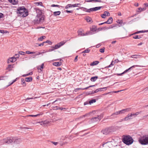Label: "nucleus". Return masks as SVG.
Returning <instances> with one entry per match:
<instances>
[{
	"mask_svg": "<svg viewBox=\"0 0 148 148\" xmlns=\"http://www.w3.org/2000/svg\"><path fill=\"white\" fill-rule=\"evenodd\" d=\"M37 15L33 22L35 24H39L43 23L44 21L45 16L42 13L41 10L39 9L36 10Z\"/></svg>",
	"mask_w": 148,
	"mask_h": 148,
	"instance_id": "f257e3e1",
	"label": "nucleus"
},
{
	"mask_svg": "<svg viewBox=\"0 0 148 148\" xmlns=\"http://www.w3.org/2000/svg\"><path fill=\"white\" fill-rule=\"evenodd\" d=\"M17 13L24 17L27 16L28 14L27 10L23 6L18 8L17 9Z\"/></svg>",
	"mask_w": 148,
	"mask_h": 148,
	"instance_id": "f03ea898",
	"label": "nucleus"
},
{
	"mask_svg": "<svg viewBox=\"0 0 148 148\" xmlns=\"http://www.w3.org/2000/svg\"><path fill=\"white\" fill-rule=\"evenodd\" d=\"M134 141L132 137L129 136H124L123 139V142L127 145H129L132 143Z\"/></svg>",
	"mask_w": 148,
	"mask_h": 148,
	"instance_id": "7ed1b4c3",
	"label": "nucleus"
},
{
	"mask_svg": "<svg viewBox=\"0 0 148 148\" xmlns=\"http://www.w3.org/2000/svg\"><path fill=\"white\" fill-rule=\"evenodd\" d=\"M139 143L142 145H147L148 144V137H143L139 140Z\"/></svg>",
	"mask_w": 148,
	"mask_h": 148,
	"instance_id": "20e7f679",
	"label": "nucleus"
},
{
	"mask_svg": "<svg viewBox=\"0 0 148 148\" xmlns=\"http://www.w3.org/2000/svg\"><path fill=\"white\" fill-rule=\"evenodd\" d=\"M131 109L130 108H127L125 109H124L121 110H119L118 111L116 112L113 113L112 114V116H113L115 115H118L122 114H124L125 112H128L130 111Z\"/></svg>",
	"mask_w": 148,
	"mask_h": 148,
	"instance_id": "39448f33",
	"label": "nucleus"
},
{
	"mask_svg": "<svg viewBox=\"0 0 148 148\" xmlns=\"http://www.w3.org/2000/svg\"><path fill=\"white\" fill-rule=\"evenodd\" d=\"M12 137H8L3 138V143L10 144L12 143Z\"/></svg>",
	"mask_w": 148,
	"mask_h": 148,
	"instance_id": "423d86ee",
	"label": "nucleus"
},
{
	"mask_svg": "<svg viewBox=\"0 0 148 148\" xmlns=\"http://www.w3.org/2000/svg\"><path fill=\"white\" fill-rule=\"evenodd\" d=\"M12 143L15 144H20L22 142L21 139L17 137H12Z\"/></svg>",
	"mask_w": 148,
	"mask_h": 148,
	"instance_id": "0eeeda50",
	"label": "nucleus"
},
{
	"mask_svg": "<svg viewBox=\"0 0 148 148\" xmlns=\"http://www.w3.org/2000/svg\"><path fill=\"white\" fill-rule=\"evenodd\" d=\"M65 43V42H64V41H62L58 43L57 44L55 45L54 46V49H56L59 48L61 46L64 45Z\"/></svg>",
	"mask_w": 148,
	"mask_h": 148,
	"instance_id": "6e6552de",
	"label": "nucleus"
},
{
	"mask_svg": "<svg viewBox=\"0 0 148 148\" xmlns=\"http://www.w3.org/2000/svg\"><path fill=\"white\" fill-rule=\"evenodd\" d=\"M101 7H96L93 8H91L90 9H88L86 12H90L91 11H95L97 10H99L101 9Z\"/></svg>",
	"mask_w": 148,
	"mask_h": 148,
	"instance_id": "1a4fd4ad",
	"label": "nucleus"
},
{
	"mask_svg": "<svg viewBox=\"0 0 148 148\" xmlns=\"http://www.w3.org/2000/svg\"><path fill=\"white\" fill-rule=\"evenodd\" d=\"M44 65V63H42L40 66H37V69L39 73H40L42 71Z\"/></svg>",
	"mask_w": 148,
	"mask_h": 148,
	"instance_id": "9d476101",
	"label": "nucleus"
},
{
	"mask_svg": "<svg viewBox=\"0 0 148 148\" xmlns=\"http://www.w3.org/2000/svg\"><path fill=\"white\" fill-rule=\"evenodd\" d=\"M16 60V58L15 57H12L9 58L8 60V62H13Z\"/></svg>",
	"mask_w": 148,
	"mask_h": 148,
	"instance_id": "9b49d317",
	"label": "nucleus"
},
{
	"mask_svg": "<svg viewBox=\"0 0 148 148\" xmlns=\"http://www.w3.org/2000/svg\"><path fill=\"white\" fill-rule=\"evenodd\" d=\"M111 132L110 129L109 128H107L102 131L103 134H107Z\"/></svg>",
	"mask_w": 148,
	"mask_h": 148,
	"instance_id": "f8f14e48",
	"label": "nucleus"
},
{
	"mask_svg": "<svg viewBox=\"0 0 148 148\" xmlns=\"http://www.w3.org/2000/svg\"><path fill=\"white\" fill-rule=\"evenodd\" d=\"M95 86V85L90 86H89L85 88H77L75 89L74 90L75 92H77L78 91V90H85V89H87L91 87H92L94 86Z\"/></svg>",
	"mask_w": 148,
	"mask_h": 148,
	"instance_id": "ddd939ff",
	"label": "nucleus"
},
{
	"mask_svg": "<svg viewBox=\"0 0 148 148\" xmlns=\"http://www.w3.org/2000/svg\"><path fill=\"white\" fill-rule=\"evenodd\" d=\"M100 120L99 117L98 116V117H94L91 119L92 122H94L96 121H99Z\"/></svg>",
	"mask_w": 148,
	"mask_h": 148,
	"instance_id": "4468645a",
	"label": "nucleus"
},
{
	"mask_svg": "<svg viewBox=\"0 0 148 148\" xmlns=\"http://www.w3.org/2000/svg\"><path fill=\"white\" fill-rule=\"evenodd\" d=\"M110 16V13L107 12L105 11L104 12V14L101 15V17L102 18H105L106 17L105 16Z\"/></svg>",
	"mask_w": 148,
	"mask_h": 148,
	"instance_id": "2eb2a0df",
	"label": "nucleus"
},
{
	"mask_svg": "<svg viewBox=\"0 0 148 148\" xmlns=\"http://www.w3.org/2000/svg\"><path fill=\"white\" fill-rule=\"evenodd\" d=\"M97 30L96 27L95 26H93L90 29V33L92 34L96 31Z\"/></svg>",
	"mask_w": 148,
	"mask_h": 148,
	"instance_id": "dca6fc26",
	"label": "nucleus"
},
{
	"mask_svg": "<svg viewBox=\"0 0 148 148\" xmlns=\"http://www.w3.org/2000/svg\"><path fill=\"white\" fill-rule=\"evenodd\" d=\"M9 2L12 4L16 5L18 3V0H8Z\"/></svg>",
	"mask_w": 148,
	"mask_h": 148,
	"instance_id": "f3484780",
	"label": "nucleus"
},
{
	"mask_svg": "<svg viewBox=\"0 0 148 148\" xmlns=\"http://www.w3.org/2000/svg\"><path fill=\"white\" fill-rule=\"evenodd\" d=\"M113 19L112 17H110L108 20V21L106 22H104V23H107L108 24H110L112 22Z\"/></svg>",
	"mask_w": 148,
	"mask_h": 148,
	"instance_id": "a211bd4d",
	"label": "nucleus"
},
{
	"mask_svg": "<svg viewBox=\"0 0 148 148\" xmlns=\"http://www.w3.org/2000/svg\"><path fill=\"white\" fill-rule=\"evenodd\" d=\"M131 117H132V116H131V114H129L125 117L124 118V120L125 121H127L128 119H131L132 118H131Z\"/></svg>",
	"mask_w": 148,
	"mask_h": 148,
	"instance_id": "6ab92c4d",
	"label": "nucleus"
},
{
	"mask_svg": "<svg viewBox=\"0 0 148 148\" xmlns=\"http://www.w3.org/2000/svg\"><path fill=\"white\" fill-rule=\"evenodd\" d=\"M99 63V62L98 61H95L93 62L92 63L90 64L91 66H92L94 65H96Z\"/></svg>",
	"mask_w": 148,
	"mask_h": 148,
	"instance_id": "aec40b11",
	"label": "nucleus"
},
{
	"mask_svg": "<svg viewBox=\"0 0 148 148\" xmlns=\"http://www.w3.org/2000/svg\"><path fill=\"white\" fill-rule=\"evenodd\" d=\"M61 64V63L60 62H55L53 63V65L56 66H60Z\"/></svg>",
	"mask_w": 148,
	"mask_h": 148,
	"instance_id": "412c9836",
	"label": "nucleus"
},
{
	"mask_svg": "<svg viewBox=\"0 0 148 148\" xmlns=\"http://www.w3.org/2000/svg\"><path fill=\"white\" fill-rule=\"evenodd\" d=\"M32 81V77H26L25 78V81L27 82H30Z\"/></svg>",
	"mask_w": 148,
	"mask_h": 148,
	"instance_id": "4be33fe9",
	"label": "nucleus"
},
{
	"mask_svg": "<svg viewBox=\"0 0 148 148\" xmlns=\"http://www.w3.org/2000/svg\"><path fill=\"white\" fill-rule=\"evenodd\" d=\"M78 35L80 36H85V34L84 33H83L82 31H79L78 32Z\"/></svg>",
	"mask_w": 148,
	"mask_h": 148,
	"instance_id": "5701e85b",
	"label": "nucleus"
},
{
	"mask_svg": "<svg viewBox=\"0 0 148 148\" xmlns=\"http://www.w3.org/2000/svg\"><path fill=\"white\" fill-rule=\"evenodd\" d=\"M139 113H140V112H136V113H131L130 114L131 116L132 117L134 116V117H135L137 115H138Z\"/></svg>",
	"mask_w": 148,
	"mask_h": 148,
	"instance_id": "b1692460",
	"label": "nucleus"
},
{
	"mask_svg": "<svg viewBox=\"0 0 148 148\" xmlns=\"http://www.w3.org/2000/svg\"><path fill=\"white\" fill-rule=\"evenodd\" d=\"M42 113H41L40 114H38L36 115H28L27 116H31V117H36L38 116H39L40 115H42Z\"/></svg>",
	"mask_w": 148,
	"mask_h": 148,
	"instance_id": "393cba45",
	"label": "nucleus"
},
{
	"mask_svg": "<svg viewBox=\"0 0 148 148\" xmlns=\"http://www.w3.org/2000/svg\"><path fill=\"white\" fill-rule=\"evenodd\" d=\"M97 78L98 77L97 76L92 77L90 79V80L92 82H95Z\"/></svg>",
	"mask_w": 148,
	"mask_h": 148,
	"instance_id": "a878e982",
	"label": "nucleus"
},
{
	"mask_svg": "<svg viewBox=\"0 0 148 148\" xmlns=\"http://www.w3.org/2000/svg\"><path fill=\"white\" fill-rule=\"evenodd\" d=\"M61 13V12L60 11H58L57 12H53V15L55 16H57L59 15Z\"/></svg>",
	"mask_w": 148,
	"mask_h": 148,
	"instance_id": "bb28decb",
	"label": "nucleus"
},
{
	"mask_svg": "<svg viewBox=\"0 0 148 148\" xmlns=\"http://www.w3.org/2000/svg\"><path fill=\"white\" fill-rule=\"evenodd\" d=\"M85 19L88 22H92L91 18L89 17H86Z\"/></svg>",
	"mask_w": 148,
	"mask_h": 148,
	"instance_id": "cd10ccee",
	"label": "nucleus"
},
{
	"mask_svg": "<svg viewBox=\"0 0 148 148\" xmlns=\"http://www.w3.org/2000/svg\"><path fill=\"white\" fill-rule=\"evenodd\" d=\"M131 69V68H129V69H126V70H125L124 71L123 73H120V74H117V75H121L123 74H124L125 73L127 72V71H128L129 70Z\"/></svg>",
	"mask_w": 148,
	"mask_h": 148,
	"instance_id": "c85d7f7f",
	"label": "nucleus"
},
{
	"mask_svg": "<svg viewBox=\"0 0 148 148\" xmlns=\"http://www.w3.org/2000/svg\"><path fill=\"white\" fill-rule=\"evenodd\" d=\"M131 69V68H129V69H126V70H125L124 71L123 73H120V74H117V75H121L123 74H124L125 73L127 72V71H128L129 70Z\"/></svg>",
	"mask_w": 148,
	"mask_h": 148,
	"instance_id": "c756f323",
	"label": "nucleus"
},
{
	"mask_svg": "<svg viewBox=\"0 0 148 148\" xmlns=\"http://www.w3.org/2000/svg\"><path fill=\"white\" fill-rule=\"evenodd\" d=\"M21 81L22 82V85H23V86H25L26 85V84L24 79L23 78L21 79Z\"/></svg>",
	"mask_w": 148,
	"mask_h": 148,
	"instance_id": "7c9ffc66",
	"label": "nucleus"
},
{
	"mask_svg": "<svg viewBox=\"0 0 148 148\" xmlns=\"http://www.w3.org/2000/svg\"><path fill=\"white\" fill-rule=\"evenodd\" d=\"M13 68V65H10L8 66V67L7 68V69L9 71H10L12 70V68Z\"/></svg>",
	"mask_w": 148,
	"mask_h": 148,
	"instance_id": "2f4dec72",
	"label": "nucleus"
},
{
	"mask_svg": "<svg viewBox=\"0 0 148 148\" xmlns=\"http://www.w3.org/2000/svg\"><path fill=\"white\" fill-rule=\"evenodd\" d=\"M34 3L36 5L38 6L40 5V6H42V2H38Z\"/></svg>",
	"mask_w": 148,
	"mask_h": 148,
	"instance_id": "473e14b6",
	"label": "nucleus"
},
{
	"mask_svg": "<svg viewBox=\"0 0 148 148\" xmlns=\"http://www.w3.org/2000/svg\"><path fill=\"white\" fill-rule=\"evenodd\" d=\"M36 52L35 51H27L26 53L27 54H34L36 53Z\"/></svg>",
	"mask_w": 148,
	"mask_h": 148,
	"instance_id": "72a5a7b5",
	"label": "nucleus"
},
{
	"mask_svg": "<svg viewBox=\"0 0 148 148\" xmlns=\"http://www.w3.org/2000/svg\"><path fill=\"white\" fill-rule=\"evenodd\" d=\"M80 4L79 3H77V4H71V7H77L79 6V5H80Z\"/></svg>",
	"mask_w": 148,
	"mask_h": 148,
	"instance_id": "f704fd0d",
	"label": "nucleus"
},
{
	"mask_svg": "<svg viewBox=\"0 0 148 148\" xmlns=\"http://www.w3.org/2000/svg\"><path fill=\"white\" fill-rule=\"evenodd\" d=\"M91 113H92L91 112H90L87 113L86 114L82 116V117H86L88 116Z\"/></svg>",
	"mask_w": 148,
	"mask_h": 148,
	"instance_id": "c9c22d12",
	"label": "nucleus"
},
{
	"mask_svg": "<svg viewBox=\"0 0 148 148\" xmlns=\"http://www.w3.org/2000/svg\"><path fill=\"white\" fill-rule=\"evenodd\" d=\"M32 72H31V73H30L27 74H24L22 75V76L23 77H26V76H29V75H32Z\"/></svg>",
	"mask_w": 148,
	"mask_h": 148,
	"instance_id": "e433bc0d",
	"label": "nucleus"
},
{
	"mask_svg": "<svg viewBox=\"0 0 148 148\" xmlns=\"http://www.w3.org/2000/svg\"><path fill=\"white\" fill-rule=\"evenodd\" d=\"M45 38V36H42L41 37H40L38 39V40L40 41H42V39H44Z\"/></svg>",
	"mask_w": 148,
	"mask_h": 148,
	"instance_id": "4c0bfd02",
	"label": "nucleus"
},
{
	"mask_svg": "<svg viewBox=\"0 0 148 148\" xmlns=\"http://www.w3.org/2000/svg\"><path fill=\"white\" fill-rule=\"evenodd\" d=\"M95 102L96 100L95 99H92L89 101V103L90 104H91L92 103Z\"/></svg>",
	"mask_w": 148,
	"mask_h": 148,
	"instance_id": "58836bf2",
	"label": "nucleus"
},
{
	"mask_svg": "<svg viewBox=\"0 0 148 148\" xmlns=\"http://www.w3.org/2000/svg\"><path fill=\"white\" fill-rule=\"evenodd\" d=\"M148 32V30H147V31H138V32H137L136 33H134V34H138V33H141V32Z\"/></svg>",
	"mask_w": 148,
	"mask_h": 148,
	"instance_id": "ea45409f",
	"label": "nucleus"
},
{
	"mask_svg": "<svg viewBox=\"0 0 148 148\" xmlns=\"http://www.w3.org/2000/svg\"><path fill=\"white\" fill-rule=\"evenodd\" d=\"M140 55H133L132 56V58H138V57Z\"/></svg>",
	"mask_w": 148,
	"mask_h": 148,
	"instance_id": "a19ab883",
	"label": "nucleus"
},
{
	"mask_svg": "<svg viewBox=\"0 0 148 148\" xmlns=\"http://www.w3.org/2000/svg\"><path fill=\"white\" fill-rule=\"evenodd\" d=\"M51 49H49L48 51V52H50L54 51L55 50V49H54V46H53L51 47Z\"/></svg>",
	"mask_w": 148,
	"mask_h": 148,
	"instance_id": "79ce46f5",
	"label": "nucleus"
},
{
	"mask_svg": "<svg viewBox=\"0 0 148 148\" xmlns=\"http://www.w3.org/2000/svg\"><path fill=\"white\" fill-rule=\"evenodd\" d=\"M133 38L135 39H139L140 38V36L138 35H135L133 37Z\"/></svg>",
	"mask_w": 148,
	"mask_h": 148,
	"instance_id": "37998d69",
	"label": "nucleus"
},
{
	"mask_svg": "<svg viewBox=\"0 0 148 148\" xmlns=\"http://www.w3.org/2000/svg\"><path fill=\"white\" fill-rule=\"evenodd\" d=\"M71 6V4H68L66 6L65 8L68 9L69 8L72 7Z\"/></svg>",
	"mask_w": 148,
	"mask_h": 148,
	"instance_id": "c03bdc74",
	"label": "nucleus"
},
{
	"mask_svg": "<svg viewBox=\"0 0 148 148\" xmlns=\"http://www.w3.org/2000/svg\"><path fill=\"white\" fill-rule=\"evenodd\" d=\"M45 42V43H48L49 44V45H51L52 43L51 42L50 40H47Z\"/></svg>",
	"mask_w": 148,
	"mask_h": 148,
	"instance_id": "a18cd8bd",
	"label": "nucleus"
},
{
	"mask_svg": "<svg viewBox=\"0 0 148 148\" xmlns=\"http://www.w3.org/2000/svg\"><path fill=\"white\" fill-rule=\"evenodd\" d=\"M18 79V78H16V79H15L13 80V81H12V83H11L8 86H10L12 84L14 83L16 81L17 79Z\"/></svg>",
	"mask_w": 148,
	"mask_h": 148,
	"instance_id": "49530a36",
	"label": "nucleus"
},
{
	"mask_svg": "<svg viewBox=\"0 0 148 148\" xmlns=\"http://www.w3.org/2000/svg\"><path fill=\"white\" fill-rule=\"evenodd\" d=\"M90 50L88 49H87L86 50H85L83 52H82V53H89L90 51Z\"/></svg>",
	"mask_w": 148,
	"mask_h": 148,
	"instance_id": "de8ad7c7",
	"label": "nucleus"
},
{
	"mask_svg": "<svg viewBox=\"0 0 148 148\" xmlns=\"http://www.w3.org/2000/svg\"><path fill=\"white\" fill-rule=\"evenodd\" d=\"M40 123V124L41 125H44V121H41V122H38L36 123Z\"/></svg>",
	"mask_w": 148,
	"mask_h": 148,
	"instance_id": "09e8293b",
	"label": "nucleus"
},
{
	"mask_svg": "<svg viewBox=\"0 0 148 148\" xmlns=\"http://www.w3.org/2000/svg\"><path fill=\"white\" fill-rule=\"evenodd\" d=\"M44 121V125H46L47 124H48L49 123V122L47 120H45V121Z\"/></svg>",
	"mask_w": 148,
	"mask_h": 148,
	"instance_id": "8fccbe9b",
	"label": "nucleus"
},
{
	"mask_svg": "<svg viewBox=\"0 0 148 148\" xmlns=\"http://www.w3.org/2000/svg\"><path fill=\"white\" fill-rule=\"evenodd\" d=\"M8 32L7 31H5V32L3 30H1L0 29V33H7Z\"/></svg>",
	"mask_w": 148,
	"mask_h": 148,
	"instance_id": "3c124183",
	"label": "nucleus"
},
{
	"mask_svg": "<svg viewBox=\"0 0 148 148\" xmlns=\"http://www.w3.org/2000/svg\"><path fill=\"white\" fill-rule=\"evenodd\" d=\"M140 66H139V65H133V66H132L131 67H130V68H131V69L132 68H134L135 67H140Z\"/></svg>",
	"mask_w": 148,
	"mask_h": 148,
	"instance_id": "603ef678",
	"label": "nucleus"
},
{
	"mask_svg": "<svg viewBox=\"0 0 148 148\" xmlns=\"http://www.w3.org/2000/svg\"><path fill=\"white\" fill-rule=\"evenodd\" d=\"M100 52L101 53H103L104 51V49H101L100 50Z\"/></svg>",
	"mask_w": 148,
	"mask_h": 148,
	"instance_id": "864d4df0",
	"label": "nucleus"
},
{
	"mask_svg": "<svg viewBox=\"0 0 148 148\" xmlns=\"http://www.w3.org/2000/svg\"><path fill=\"white\" fill-rule=\"evenodd\" d=\"M93 1L95 2H101V0H93Z\"/></svg>",
	"mask_w": 148,
	"mask_h": 148,
	"instance_id": "5fc2aeb1",
	"label": "nucleus"
},
{
	"mask_svg": "<svg viewBox=\"0 0 148 148\" xmlns=\"http://www.w3.org/2000/svg\"><path fill=\"white\" fill-rule=\"evenodd\" d=\"M90 32H87L85 33H84L85 34V36L87 35L90 34Z\"/></svg>",
	"mask_w": 148,
	"mask_h": 148,
	"instance_id": "6e6d98bb",
	"label": "nucleus"
},
{
	"mask_svg": "<svg viewBox=\"0 0 148 148\" xmlns=\"http://www.w3.org/2000/svg\"><path fill=\"white\" fill-rule=\"evenodd\" d=\"M99 89H97L95 91H94V92H93V93H97V92H99Z\"/></svg>",
	"mask_w": 148,
	"mask_h": 148,
	"instance_id": "4d7b16f0",
	"label": "nucleus"
},
{
	"mask_svg": "<svg viewBox=\"0 0 148 148\" xmlns=\"http://www.w3.org/2000/svg\"><path fill=\"white\" fill-rule=\"evenodd\" d=\"M51 7H60V6L59 5H54V4H53L52 5H51Z\"/></svg>",
	"mask_w": 148,
	"mask_h": 148,
	"instance_id": "13d9d810",
	"label": "nucleus"
},
{
	"mask_svg": "<svg viewBox=\"0 0 148 148\" xmlns=\"http://www.w3.org/2000/svg\"><path fill=\"white\" fill-rule=\"evenodd\" d=\"M45 43V42H43L42 43L40 44L39 45V46H43L44 45V44Z\"/></svg>",
	"mask_w": 148,
	"mask_h": 148,
	"instance_id": "bf43d9fd",
	"label": "nucleus"
},
{
	"mask_svg": "<svg viewBox=\"0 0 148 148\" xmlns=\"http://www.w3.org/2000/svg\"><path fill=\"white\" fill-rule=\"evenodd\" d=\"M66 12L67 13H72L73 12L72 11H69V10H66Z\"/></svg>",
	"mask_w": 148,
	"mask_h": 148,
	"instance_id": "052dcab7",
	"label": "nucleus"
},
{
	"mask_svg": "<svg viewBox=\"0 0 148 148\" xmlns=\"http://www.w3.org/2000/svg\"><path fill=\"white\" fill-rule=\"evenodd\" d=\"M3 14L0 13V18H2L3 17Z\"/></svg>",
	"mask_w": 148,
	"mask_h": 148,
	"instance_id": "680f3d73",
	"label": "nucleus"
},
{
	"mask_svg": "<svg viewBox=\"0 0 148 148\" xmlns=\"http://www.w3.org/2000/svg\"><path fill=\"white\" fill-rule=\"evenodd\" d=\"M113 61H112L111 63V64L108 66V67H111L112 65H113L112 64Z\"/></svg>",
	"mask_w": 148,
	"mask_h": 148,
	"instance_id": "e2e57ef3",
	"label": "nucleus"
},
{
	"mask_svg": "<svg viewBox=\"0 0 148 148\" xmlns=\"http://www.w3.org/2000/svg\"><path fill=\"white\" fill-rule=\"evenodd\" d=\"M77 56H76L75 57V62H76L77 61Z\"/></svg>",
	"mask_w": 148,
	"mask_h": 148,
	"instance_id": "0e129e2a",
	"label": "nucleus"
},
{
	"mask_svg": "<svg viewBox=\"0 0 148 148\" xmlns=\"http://www.w3.org/2000/svg\"><path fill=\"white\" fill-rule=\"evenodd\" d=\"M52 143L54 145H56L58 144V142H52Z\"/></svg>",
	"mask_w": 148,
	"mask_h": 148,
	"instance_id": "69168bd1",
	"label": "nucleus"
},
{
	"mask_svg": "<svg viewBox=\"0 0 148 148\" xmlns=\"http://www.w3.org/2000/svg\"><path fill=\"white\" fill-rule=\"evenodd\" d=\"M42 54V52H38L37 53V54H36V55H40V54Z\"/></svg>",
	"mask_w": 148,
	"mask_h": 148,
	"instance_id": "338daca9",
	"label": "nucleus"
},
{
	"mask_svg": "<svg viewBox=\"0 0 148 148\" xmlns=\"http://www.w3.org/2000/svg\"><path fill=\"white\" fill-rule=\"evenodd\" d=\"M33 98H26V99L25 100H29L30 99H33Z\"/></svg>",
	"mask_w": 148,
	"mask_h": 148,
	"instance_id": "774afa93",
	"label": "nucleus"
}]
</instances>
